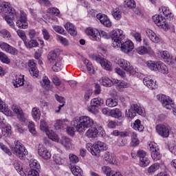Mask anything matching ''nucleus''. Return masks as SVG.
<instances>
[{
    "label": "nucleus",
    "mask_w": 176,
    "mask_h": 176,
    "mask_svg": "<svg viewBox=\"0 0 176 176\" xmlns=\"http://www.w3.org/2000/svg\"><path fill=\"white\" fill-rule=\"evenodd\" d=\"M136 52L138 54H146L148 53V48L144 46H140L136 49Z\"/></svg>",
    "instance_id": "60"
},
{
    "label": "nucleus",
    "mask_w": 176,
    "mask_h": 176,
    "mask_svg": "<svg viewBox=\"0 0 176 176\" xmlns=\"http://www.w3.org/2000/svg\"><path fill=\"white\" fill-rule=\"evenodd\" d=\"M146 34L148 38H149L152 42H154V43H159V42H160V38H159V36H157L156 33H155L152 30L147 29L146 30Z\"/></svg>",
    "instance_id": "18"
},
{
    "label": "nucleus",
    "mask_w": 176,
    "mask_h": 176,
    "mask_svg": "<svg viewBox=\"0 0 176 176\" xmlns=\"http://www.w3.org/2000/svg\"><path fill=\"white\" fill-rule=\"evenodd\" d=\"M55 98L56 100L58 102H60V104H59L58 108V110H56V113H58V112H60V111H61V108H63V107H64V105H65V99H64V98H63L62 96H60L57 94H55Z\"/></svg>",
    "instance_id": "36"
},
{
    "label": "nucleus",
    "mask_w": 176,
    "mask_h": 176,
    "mask_svg": "<svg viewBox=\"0 0 176 176\" xmlns=\"http://www.w3.org/2000/svg\"><path fill=\"white\" fill-rule=\"evenodd\" d=\"M52 71L54 72H59V71H61L63 69V65L61 64V61L56 62L53 66H52Z\"/></svg>",
    "instance_id": "50"
},
{
    "label": "nucleus",
    "mask_w": 176,
    "mask_h": 176,
    "mask_svg": "<svg viewBox=\"0 0 176 176\" xmlns=\"http://www.w3.org/2000/svg\"><path fill=\"white\" fill-rule=\"evenodd\" d=\"M41 110L38 107H34L32 109V116L36 122L41 119Z\"/></svg>",
    "instance_id": "30"
},
{
    "label": "nucleus",
    "mask_w": 176,
    "mask_h": 176,
    "mask_svg": "<svg viewBox=\"0 0 176 176\" xmlns=\"http://www.w3.org/2000/svg\"><path fill=\"white\" fill-rule=\"evenodd\" d=\"M159 10L160 12H162L164 16L167 20H168V19H173V17H174V14L171 12V10H170V8L168 7L162 6L159 9Z\"/></svg>",
    "instance_id": "20"
},
{
    "label": "nucleus",
    "mask_w": 176,
    "mask_h": 176,
    "mask_svg": "<svg viewBox=\"0 0 176 176\" xmlns=\"http://www.w3.org/2000/svg\"><path fill=\"white\" fill-rule=\"evenodd\" d=\"M160 168V164L159 163H155L148 167V174H153V173L157 171V170H159Z\"/></svg>",
    "instance_id": "46"
},
{
    "label": "nucleus",
    "mask_w": 176,
    "mask_h": 176,
    "mask_svg": "<svg viewBox=\"0 0 176 176\" xmlns=\"http://www.w3.org/2000/svg\"><path fill=\"white\" fill-rule=\"evenodd\" d=\"M111 38L113 41V47H120V45H122L123 39L125 38L124 34H123V30L119 29L113 30Z\"/></svg>",
    "instance_id": "4"
},
{
    "label": "nucleus",
    "mask_w": 176,
    "mask_h": 176,
    "mask_svg": "<svg viewBox=\"0 0 176 176\" xmlns=\"http://www.w3.org/2000/svg\"><path fill=\"white\" fill-rule=\"evenodd\" d=\"M131 106L136 114L138 113V115H140V116H144V115H145V110L142 109L141 105L138 104H133Z\"/></svg>",
    "instance_id": "28"
},
{
    "label": "nucleus",
    "mask_w": 176,
    "mask_h": 176,
    "mask_svg": "<svg viewBox=\"0 0 176 176\" xmlns=\"http://www.w3.org/2000/svg\"><path fill=\"white\" fill-rule=\"evenodd\" d=\"M161 57L164 59L166 64L168 65H173L174 64V58H173V56L170 55V52L168 51H163L161 54Z\"/></svg>",
    "instance_id": "17"
},
{
    "label": "nucleus",
    "mask_w": 176,
    "mask_h": 176,
    "mask_svg": "<svg viewBox=\"0 0 176 176\" xmlns=\"http://www.w3.org/2000/svg\"><path fill=\"white\" fill-rule=\"evenodd\" d=\"M6 13L8 15L4 16L3 19L11 28H13L14 30L16 28L14 22V20H16V24L19 28H22L23 30L28 28V22H27V16L25 15H20L19 12H16V10H14L13 7H12L10 10H8V12Z\"/></svg>",
    "instance_id": "1"
},
{
    "label": "nucleus",
    "mask_w": 176,
    "mask_h": 176,
    "mask_svg": "<svg viewBox=\"0 0 176 176\" xmlns=\"http://www.w3.org/2000/svg\"><path fill=\"white\" fill-rule=\"evenodd\" d=\"M65 28L67 30V32L72 35V36H75L76 34H78V32H76V28H75V25L74 24L67 22L65 24Z\"/></svg>",
    "instance_id": "22"
},
{
    "label": "nucleus",
    "mask_w": 176,
    "mask_h": 176,
    "mask_svg": "<svg viewBox=\"0 0 176 176\" xmlns=\"http://www.w3.org/2000/svg\"><path fill=\"white\" fill-rule=\"evenodd\" d=\"M120 47L121 52H123V53H130V52H133V49H134V43H132L131 41H122Z\"/></svg>",
    "instance_id": "12"
},
{
    "label": "nucleus",
    "mask_w": 176,
    "mask_h": 176,
    "mask_svg": "<svg viewBox=\"0 0 176 176\" xmlns=\"http://www.w3.org/2000/svg\"><path fill=\"white\" fill-rule=\"evenodd\" d=\"M106 105L110 108H113L118 105V99L109 98L106 100Z\"/></svg>",
    "instance_id": "43"
},
{
    "label": "nucleus",
    "mask_w": 176,
    "mask_h": 176,
    "mask_svg": "<svg viewBox=\"0 0 176 176\" xmlns=\"http://www.w3.org/2000/svg\"><path fill=\"white\" fill-rule=\"evenodd\" d=\"M146 65L149 69L151 71H155V72H157L159 69L157 67L159 66V61L155 62L153 60H148L146 62Z\"/></svg>",
    "instance_id": "32"
},
{
    "label": "nucleus",
    "mask_w": 176,
    "mask_h": 176,
    "mask_svg": "<svg viewBox=\"0 0 176 176\" xmlns=\"http://www.w3.org/2000/svg\"><path fill=\"white\" fill-rule=\"evenodd\" d=\"M102 104H104V100L100 98H96L91 100V105H92V107H95L96 108H98V107H101Z\"/></svg>",
    "instance_id": "41"
},
{
    "label": "nucleus",
    "mask_w": 176,
    "mask_h": 176,
    "mask_svg": "<svg viewBox=\"0 0 176 176\" xmlns=\"http://www.w3.org/2000/svg\"><path fill=\"white\" fill-rule=\"evenodd\" d=\"M137 156L140 159V167H146L147 166H149L151 160L146 157V152L143 150H139L137 152Z\"/></svg>",
    "instance_id": "9"
},
{
    "label": "nucleus",
    "mask_w": 176,
    "mask_h": 176,
    "mask_svg": "<svg viewBox=\"0 0 176 176\" xmlns=\"http://www.w3.org/2000/svg\"><path fill=\"white\" fill-rule=\"evenodd\" d=\"M96 17L104 27H107V28H111V27H112L111 19H109L108 16L105 14L98 13L96 14Z\"/></svg>",
    "instance_id": "10"
},
{
    "label": "nucleus",
    "mask_w": 176,
    "mask_h": 176,
    "mask_svg": "<svg viewBox=\"0 0 176 176\" xmlns=\"http://www.w3.org/2000/svg\"><path fill=\"white\" fill-rule=\"evenodd\" d=\"M111 14L115 20H120L122 19V10L119 8H113Z\"/></svg>",
    "instance_id": "34"
},
{
    "label": "nucleus",
    "mask_w": 176,
    "mask_h": 176,
    "mask_svg": "<svg viewBox=\"0 0 176 176\" xmlns=\"http://www.w3.org/2000/svg\"><path fill=\"white\" fill-rule=\"evenodd\" d=\"M40 129L42 131H45V133H47V131L49 130L47 124L43 120H41Z\"/></svg>",
    "instance_id": "58"
},
{
    "label": "nucleus",
    "mask_w": 176,
    "mask_h": 176,
    "mask_svg": "<svg viewBox=\"0 0 176 176\" xmlns=\"http://www.w3.org/2000/svg\"><path fill=\"white\" fill-rule=\"evenodd\" d=\"M13 153L20 158L21 160H25V156L28 155V151L25 149L24 144H21L20 142L17 141L15 142V146L13 149Z\"/></svg>",
    "instance_id": "5"
},
{
    "label": "nucleus",
    "mask_w": 176,
    "mask_h": 176,
    "mask_svg": "<svg viewBox=\"0 0 176 176\" xmlns=\"http://www.w3.org/2000/svg\"><path fill=\"white\" fill-rule=\"evenodd\" d=\"M0 61L4 64H10V59L8 57V55L4 52H0Z\"/></svg>",
    "instance_id": "48"
},
{
    "label": "nucleus",
    "mask_w": 176,
    "mask_h": 176,
    "mask_svg": "<svg viewBox=\"0 0 176 176\" xmlns=\"http://www.w3.org/2000/svg\"><path fill=\"white\" fill-rule=\"evenodd\" d=\"M29 71L30 74L35 78L39 76V71L36 68V63H35L34 60H30L28 62Z\"/></svg>",
    "instance_id": "14"
},
{
    "label": "nucleus",
    "mask_w": 176,
    "mask_h": 176,
    "mask_svg": "<svg viewBox=\"0 0 176 176\" xmlns=\"http://www.w3.org/2000/svg\"><path fill=\"white\" fill-rule=\"evenodd\" d=\"M7 53L12 54V56H17V54H19V50H17L14 47L10 45Z\"/></svg>",
    "instance_id": "56"
},
{
    "label": "nucleus",
    "mask_w": 176,
    "mask_h": 176,
    "mask_svg": "<svg viewBox=\"0 0 176 176\" xmlns=\"http://www.w3.org/2000/svg\"><path fill=\"white\" fill-rule=\"evenodd\" d=\"M86 149H87L93 156L98 157L100 156V153H101V152H104V151H107L108 147H107V144H105V143L101 141H98L94 143V144L91 143H87L86 144Z\"/></svg>",
    "instance_id": "3"
},
{
    "label": "nucleus",
    "mask_w": 176,
    "mask_h": 176,
    "mask_svg": "<svg viewBox=\"0 0 176 176\" xmlns=\"http://www.w3.org/2000/svg\"><path fill=\"white\" fill-rule=\"evenodd\" d=\"M125 6L126 8H129V9H132V10H133L134 13H135L136 14H138L140 13V11L136 8L137 4L135 3V1L134 0L125 1Z\"/></svg>",
    "instance_id": "23"
},
{
    "label": "nucleus",
    "mask_w": 176,
    "mask_h": 176,
    "mask_svg": "<svg viewBox=\"0 0 176 176\" xmlns=\"http://www.w3.org/2000/svg\"><path fill=\"white\" fill-rule=\"evenodd\" d=\"M94 124L93 119L89 116L76 117L72 121V126L76 128V131L78 133H83L86 129L91 127Z\"/></svg>",
    "instance_id": "2"
},
{
    "label": "nucleus",
    "mask_w": 176,
    "mask_h": 176,
    "mask_svg": "<svg viewBox=\"0 0 176 176\" xmlns=\"http://www.w3.org/2000/svg\"><path fill=\"white\" fill-rule=\"evenodd\" d=\"M8 111H9L8 105L0 98V112H8Z\"/></svg>",
    "instance_id": "54"
},
{
    "label": "nucleus",
    "mask_w": 176,
    "mask_h": 176,
    "mask_svg": "<svg viewBox=\"0 0 176 176\" xmlns=\"http://www.w3.org/2000/svg\"><path fill=\"white\" fill-rule=\"evenodd\" d=\"M157 68V71L161 72V74H164V75L168 74V67H167L166 64L163 63V62L159 61Z\"/></svg>",
    "instance_id": "35"
},
{
    "label": "nucleus",
    "mask_w": 176,
    "mask_h": 176,
    "mask_svg": "<svg viewBox=\"0 0 176 176\" xmlns=\"http://www.w3.org/2000/svg\"><path fill=\"white\" fill-rule=\"evenodd\" d=\"M72 143V140L70 138H67L65 136H63L61 138L60 144L61 145L65 146V148H69L71 146Z\"/></svg>",
    "instance_id": "37"
},
{
    "label": "nucleus",
    "mask_w": 176,
    "mask_h": 176,
    "mask_svg": "<svg viewBox=\"0 0 176 176\" xmlns=\"http://www.w3.org/2000/svg\"><path fill=\"white\" fill-rule=\"evenodd\" d=\"M24 75H16L15 77V83H14V87H20L24 85Z\"/></svg>",
    "instance_id": "29"
},
{
    "label": "nucleus",
    "mask_w": 176,
    "mask_h": 176,
    "mask_svg": "<svg viewBox=\"0 0 176 176\" xmlns=\"http://www.w3.org/2000/svg\"><path fill=\"white\" fill-rule=\"evenodd\" d=\"M131 127L133 129V130H135L136 131H142L145 127L142 125L141 123V120L137 119L135 120V122L131 124Z\"/></svg>",
    "instance_id": "25"
},
{
    "label": "nucleus",
    "mask_w": 176,
    "mask_h": 176,
    "mask_svg": "<svg viewBox=\"0 0 176 176\" xmlns=\"http://www.w3.org/2000/svg\"><path fill=\"white\" fill-rule=\"evenodd\" d=\"M41 85L45 90H49L50 89V80H49L47 76H44L41 82Z\"/></svg>",
    "instance_id": "42"
},
{
    "label": "nucleus",
    "mask_w": 176,
    "mask_h": 176,
    "mask_svg": "<svg viewBox=\"0 0 176 176\" xmlns=\"http://www.w3.org/2000/svg\"><path fill=\"white\" fill-rule=\"evenodd\" d=\"M71 171L74 176H82L83 175V170L78 166H72Z\"/></svg>",
    "instance_id": "38"
},
{
    "label": "nucleus",
    "mask_w": 176,
    "mask_h": 176,
    "mask_svg": "<svg viewBox=\"0 0 176 176\" xmlns=\"http://www.w3.org/2000/svg\"><path fill=\"white\" fill-rule=\"evenodd\" d=\"M53 159L54 163L58 164V166H63V164H65V162H67V159H65V157H61L60 154L54 155Z\"/></svg>",
    "instance_id": "26"
},
{
    "label": "nucleus",
    "mask_w": 176,
    "mask_h": 176,
    "mask_svg": "<svg viewBox=\"0 0 176 176\" xmlns=\"http://www.w3.org/2000/svg\"><path fill=\"white\" fill-rule=\"evenodd\" d=\"M148 146L153 160H154V162L160 160V159H162V154L160 153V148H159L157 144L156 143L151 142Z\"/></svg>",
    "instance_id": "7"
},
{
    "label": "nucleus",
    "mask_w": 176,
    "mask_h": 176,
    "mask_svg": "<svg viewBox=\"0 0 176 176\" xmlns=\"http://www.w3.org/2000/svg\"><path fill=\"white\" fill-rule=\"evenodd\" d=\"M45 134L47 135L48 138L50 140H52V141H54V142H58L60 141V138H58V135L53 130H47V132H45Z\"/></svg>",
    "instance_id": "24"
},
{
    "label": "nucleus",
    "mask_w": 176,
    "mask_h": 176,
    "mask_svg": "<svg viewBox=\"0 0 176 176\" xmlns=\"http://www.w3.org/2000/svg\"><path fill=\"white\" fill-rule=\"evenodd\" d=\"M1 134L3 137H10L12 135V126L8 124L3 127Z\"/></svg>",
    "instance_id": "33"
},
{
    "label": "nucleus",
    "mask_w": 176,
    "mask_h": 176,
    "mask_svg": "<svg viewBox=\"0 0 176 176\" xmlns=\"http://www.w3.org/2000/svg\"><path fill=\"white\" fill-rule=\"evenodd\" d=\"M102 170L103 171L104 174H105L107 176L109 175L111 172H112V168L109 166H102Z\"/></svg>",
    "instance_id": "64"
},
{
    "label": "nucleus",
    "mask_w": 176,
    "mask_h": 176,
    "mask_svg": "<svg viewBox=\"0 0 176 176\" xmlns=\"http://www.w3.org/2000/svg\"><path fill=\"white\" fill-rule=\"evenodd\" d=\"M16 33H17V35L19 36V38L22 39L23 43H25V41L27 40V36L25 35V32H24V30H19L16 31Z\"/></svg>",
    "instance_id": "59"
},
{
    "label": "nucleus",
    "mask_w": 176,
    "mask_h": 176,
    "mask_svg": "<svg viewBox=\"0 0 176 176\" xmlns=\"http://www.w3.org/2000/svg\"><path fill=\"white\" fill-rule=\"evenodd\" d=\"M85 32L87 35L91 36L93 41L100 42V35H98V30H94L93 28H87Z\"/></svg>",
    "instance_id": "16"
},
{
    "label": "nucleus",
    "mask_w": 176,
    "mask_h": 176,
    "mask_svg": "<svg viewBox=\"0 0 176 176\" xmlns=\"http://www.w3.org/2000/svg\"><path fill=\"white\" fill-rule=\"evenodd\" d=\"M48 13L52 16H59L60 10H58L57 8L52 7L48 9Z\"/></svg>",
    "instance_id": "51"
},
{
    "label": "nucleus",
    "mask_w": 176,
    "mask_h": 176,
    "mask_svg": "<svg viewBox=\"0 0 176 176\" xmlns=\"http://www.w3.org/2000/svg\"><path fill=\"white\" fill-rule=\"evenodd\" d=\"M137 114L135 113L131 106V108L128 109V111L126 110L125 112V116L126 118H129V119H134V118H135Z\"/></svg>",
    "instance_id": "49"
},
{
    "label": "nucleus",
    "mask_w": 176,
    "mask_h": 176,
    "mask_svg": "<svg viewBox=\"0 0 176 176\" xmlns=\"http://www.w3.org/2000/svg\"><path fill=\"white\" fill-rule=\"evenodd\" d=\"M143 83L146 87L153 90L157 89V85H156V81H154L151 77H144L143 78Z\"/></svg>",
    "instance_id": "15"
},
{
    "label": "nucleus",
    "mask_w": 176,
    "mask_h": 176,
    "mask_svg": "<svg viewBox=\"0 0 176 176\" xmlns=\"http://www.w3.org/2000/svg\"><path fill=\"white\" fill-rule=\"evenodd\" d=\"M38 154L44 160H49L52 157V153L45 147L38 146Z\"/></svg>",
    "instance_id": "13"
},
{
    "label": "nucleus",
    "mask_w": 176,
    "mask_h": 176,
    "mask_svg": "<svg viewBox=\"0 0 176 176\" xmlns=\"http://www.w3.org/2000/svg\"><path fill=\"white\" fill-rule=\"evenodd\" d=\"M69 159L72 164H76V163L79 162V157H78V156H76V155L69 154Z\"/></svg>",
    "instance_id": "57"
},
{
    "label": "nucleus",
    "mask_w": 176,
    "mask_h": 176,
    "mask_svg": "<svg viewBox=\"0 0 176 176\" xmlns=\"http://www.w3.org/2000/svg\"><path fill=\"white\" fill-rule=\"evenodd\" d=\"M91 58L92 60L96 61V63H99L100 64H101L104 59V58L101 57V56L96 54L92 55Z\"/></svg>",
    "instance_id": "62"
},
{
    "label": "nucleus",
    "mask_w": 176,
    "mask_h": 176,
    "mask_svg": "<svg viewBox=\"0 0 176 176\" xmlns=\"http://www.w3.org/2000/svg\"><path fill=\"white\" fill-rule=\"evenodd\" d=\"M98 35L100 36V41H101V37L104 38V39L111 38V34L107 33V32L104 30L98 31Z\"/></svg>",
    "instance_id": "53"
},
{
    "label": "nucleus",
    "mask_w": 176,
    "mask_h": 176,
    "mask_svg": "<svg viewBox=\"0 0 176 176\" xmlns=\"http://www.w3.org/2000/svg\"><path fill=\"white\" fill-rule=\"evenodd\" d=\"M0 34L1 36L4 38V39L9 40L10 39V36H12V35L10 34V32L7 30H2L1 31H0Z\"/></svg>",
    "instance_id": "55"
},
{
    "label": "nucleus",
    "mask_w": 176,
    "mask_h": 176,
    "mask_svg": "<svg viewBox=\"0 0 176 176\" xmlns=\"http://www.w3.org/2000/svg\"><path fill=\"white\" fill-rule=\"evenodd\" d=\"M10 47V45L8 44V43L3 42L0 43V49H1L3 52H6V53L8 52Z\"/></svg>",
    "instance_id": "63"
},
{
    "label": "nucleus",
    "mask_w": 176,
    "mask_h": 176,
    "mask_svg": "<svg viewBox=\"0 0 176 176\" xmlns=\"http://www.w3.org/2000/svg\"><path fill=\"white\" fill-rule=\"evenodd\" d=\"M110 116L115 119H119V118H122V111L118 108L112 109L110 111Z\"/></svg>",
    "instance_id": "40"
},
{
    "label": "nucleus",
    "mask_w": 176,
    "mask_h": 176,
    "mask_svg": "<svg viewBox=\"0 0 176 176\" xmlns=\"http://www.w3.org/2000/svg\"><path fill=\"white\" fill-rule=\"evenodd\" d=\"M101 83L105 87H111L112 86V80L108 77H102Z\"/></svg>",
    "instance_id": "47"
},
{
    "label": "nucleus",
    "mask_w": 176,
    "mask_h": 176,
    "mask_svg": "<svg viewBox=\"0 0 176 176\" xmlns=\"http://www.w3.org/2000/svg\"><path fill=\"white\" fill-rule=\"evenodd\" d=\"M118 65L120 67V68H122V69L126 71V72H131V71L134 69L130 62L126 59L120 58L118 60Z\"/></svg>",
    "instance_id": "11"
},
{
    "label": "nucleus",
    "mask_w": 176,
    "mask_h": 176,
    "mask_svg": "<svg viewBox=\"0 0 176 176\" xmlns=\"http://www.w3.org/2000/svg\"><path fill=\"white\" fill-rule=\"evenodd\" d=\"M133 36L136 42L138 43H141L142 42V36H141V33L135 32L133 34Z\"/></svg>",
    "instance_id": "61"
},
{
    "label": "nucleus",
    "mask_w": 176,
    "mask_h": 176,
    "mask_svg": "<svg viewBox=\"0 0 176 176\" xmlns=\"http://www.w3.org/2000/svg\"><path fill=\"white\" fill-rule=\"evenodd\" d=\"M8 2L0 3V13H6L12 8Z\"/></svg>",
    "instance_id": "39"
},
{
    "label": "nucleus",
    "mask_w": 176,
    "mask_h": 176,
    "mask_svg": "<svg viewBox=\"0 0 176 176\" xmlns=\"http://www.w3.org/2000/svg\"><path fill=\"white\" fill-rule=\"evenodd\" d=\"M153 21H154L155 24L157 25V27H160L162 30H168L170 28V25L167 22H166V18L160 14H155L153 16Z\"/></svg>",
    "instance_id": "6"
},
{
    "label": "nucleus",
    "mask_w": 176,
    "mask_h": 176,
    "mask_svg": "<svg viewBox=\"0 0 176 176\" xmlns=\"http://www.w3.org/2000/svg\"><path fill=\"white\" fill-rule=\"evenodd\" d=\"M155 130L157 134L162 137V138H168L170 135V128L168 125L164 124H159L156 125Z\"/></svg>",
    "instance_id": "8"
},
{
    "label": "nucleus",
    "mask_w": 176,
    "mask_h": 176,
    "mask_svg": "<svg viewBox=\"0 0 176 176\" xmlns=\"http://www.w3.org/2000/svg\"><path fill=\"white\" fill-rule=\"evenodd\" d=\"M23 43L27 49H32L34 47H38V46H39V43H38V41L34 38H26Z\"/></svg>",
    "instance_id": "19"
},
{
    "label": "nucleus",
    "mask_w": 176,
    "mask_h": 176,
    "mask_svg": "<svg viewBox=\"0 0 176 176\" xmlns=\"http://www.w3.org/2000/svg\"><path fill=\"white\" fill-rule=\"evenodd\" d=\"M100 65L102 68L106 69V71H111L112 69V63L107 59H104L103 61H102V63H100Z\"/></svg>",
    "instance_id": "45"
},
{
    "label": "nucleus",
    "mask_w": 176,
    "mask_h": 176,
    "mask_svg": "<svg viewBox=\"0 0 176 176\" xmlns=\"http://www.w3.org/2000/svg\"><path fill=\"white\" fill-rule=\"evenodd\" d=\"M30 167L31 170H35L36 171H39L41 170V164H39V162L36 160H30Z\"/></svg>",
    "instance_id": "31"
},
{
    "label": "nucleus",
    "mask_w": 176,
    "mask_h": 176,
    "mask_svg": "<svg viewBox=\"0 0 176 176\" xmlns=\"http://www.w3.org/2000/svg\"><path fill=\"white\" fill-rule=\"evenodd\" d=\"M85 135L88 138H96L98 135V129L94 127L91 128L86 131Z\"/></svg>",
    "instance_id": "27"
},
{
    "label": "nucleus",
    "mask_w": 176,
    "mask_h": 176,
    "mask_svg": "<svg viewBox=\"0 0 176 176\" xmlns=\"http://www.w3.org/2000/svg\"><path fill=\"white\" fill-rule=\"evenodd\" d=\"M47 58L50 63H53V61L57 60V54L54 51L50 52L47 56Z\"/></svg>",
    "instance_id": "52"
},
{
    "label": "nucleus",
    "mask_w": 176,
    "mask_h": 176,
    "mask_svg": "<svg viewBox=\"0 0 176 176\" xmlns=\"http://www.w3.org/2000/svg\"><path fill=\"white\" fill-rule=\"evenodd\" d=\"M12 111L18 116V119H19L21 122H25V117H24V113L23 112V109H21V108L14 106L12 107Z\"/></svg>",
    "instance_id": "21"
},
{
    "label": "nucleus",
    "mask_w": 176,
    "mask_h": 176,
    "mask_svg": "<svg viewBox=\"0 0 176 176\" xmlns=\"http://www.w3.org/2000/svg\"><path fill=\"white\" fill-rule=\"evenodd\" d=\"M83 63L89 72V74H94V69L93 67V64L91 63V62H90V60H89V59H85Z\"/></svg>",
    "instance_id": "44"
}]
</instances>
